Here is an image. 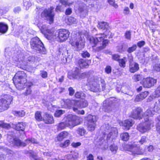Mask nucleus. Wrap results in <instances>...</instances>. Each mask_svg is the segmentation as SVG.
Instances as JSON below:
<instances>
[{
	"mask_svg": "<svg viewBox=\"0 0 160 160\" xmlns=\"http://www.w3.org/2000/svg\"><path fill=\"white\" fill-rule=\"evenodd\" d=\"M42 33L48 40L52 39H55L59 42H63L66 41L69 38L70 32L65 29H61L57 31L54 35L46 25L41 26L38 25Z\"/></svg>",
	"mask_w": 160,
	"mask_h": 160,
	"instance_id": "f257e3e1",
	"label": "nucleus"
},
{
	"mask_svg": "<svg viewBox=\"0 0 160 160\" xmlns=\"http://www.w3.org/2000/svg\"><path fill=\"white\" fill-rule=\"evenodd\" d=\"M154 109L153 110L152 108H150L147 110L143 115L145 122L143 123L140 124L138 126V130L142 133H143L148 132L151 129V127L153 126V121L151 119H149V118L152 116L156 112L158 111H157L154 108Z\"/></svg>",
	"mask_w": 160,
	"mask_h": 160,
	"instance_id": "f03ea898",
	"label": "nucleus"
},
{
	"mask_svg": "<svg viewBox=\"0 0 160 160\" xmlns=\"http://www.w3.org/2000/svg\"><path fill=\"white\" fill-rule=\"evenodd\" d=\"M63 121V122L59 123L57 125V129L58 130L63 129L66 127L72 128L79 124L81 121L79 117L72 114H69L65 116Z\"/></svg>",
	"mask_w": 160,
	"mask_h": 160,
	"instance_id": "7ed1b4c3",
	"label": "nucleus"
},
{
	"mask_svg": "<svg viewBox=\"0 0 160 160\" xmlns=\"http://www.w3.org/2000/svg\"><path fill=\"white\" fill-rule=\"evenodd\" d=\"M107 36V32L103 34H96L94 37H91L89 39V41L92 47L96 46L98 44H101L102 46H100L94 49L96 52L99 51L104 48L108 42V41L107 39H105L106 37Z\"/></svg>",
	"mask_w": 160,
	"mask_h": 160,
	"instance_id": "20e7f679",
	"label": "nucleus"
},
{
	"mask_svg": "<svg viewBox=\"0 0 160 160\" xmlns=\"http://www.w3.org/2000/svg\"><path fill=\"white\" fill-rule=\"evenodd\" d=\"M74 32H73L71 39L70 42L72 46L74 47L77 50H81L84 47L85 40L84 36L88 35V33L84 34L83 32H78L75 36L73 35Z\"/></svg>",
	"mask_w": 160,
	"mask_h": 160,
	"instance_id": "39448f33",
	"label": "nucleus"
},
{
	"mask_svg": "<svg viewBox=\"0 0 160 160\" xmlns=\"http://www.w3.org/2000/svg\"><path fill=\"white\" fill-rule=\"evenodd\" d=\"M7 140L10 143H8V145L11 146L16 145L18 146L24 147L27 144L31 143L34 144L38 143L37 140L33 138H29L26 140L25 142H22L18 138L14 137L13 135L10 132L8 134Z\"/></svg>",
	"mask_w": 160,
	"mask_h": 160,
	"instance_id": "423d86ee",
	"label": "nucleus"
},
{
	"mask_svg": "<svg viewBox=\"0 0 160 160\" xmlns=\"http://www.w3.org/2000/svg\"><path fill=\"white\" fill-rule=\"evenodd\" d=\"M26 74L21 71L18 72L13 78V82L18 89L21 90L24 88V84L26 81Z\"/></svg>",
	"mask_w": 160,
	"mask_h": 160,
	"instance_id": "0eeeda50",
	"label": "nucleus"
},
{
	"mask_svg": "<svg viewBox=\"0 0 160 160\" xmlns=\"http://www.w3.org/2000/svg\"><path fill=\"white\" fill-rule=\"evenodd\" d=\"M30 44L31 48L37 53H45V48L43 44L38 37H36L32 38Z\"/></svg>",
	"mask_w": 160,
	"mask_h": 160,
	"instance_id": "6e6552de",
	"label": "nucleus"
},
{
	"mask_svg": "<svg viewBox=\"0 0 160 160\" xmlns=\"http://www.w3.org/2000/svg\"><path fill=\"white\" fill-rule=\"evenodd\" d=\"M124 148L125 150L129 151L130 154L134 155H142L144 153V151L135 142L131 144H126Z\"/></svg>",
	"mask_w": 160,
	"mask_h": 160,
	"instance_id": "1a4fd4ad",
	"label": "nucleus"
},
{
	"mask_svg": "<svg viewBox=\"0 0 160 160\" xmlns=\"http://www.w3.org/2000/svg\"><path fill=\"white\" fill-rule=\"evenodd\" d=\"M105 128V132H104L103 135H107V140L108 142L109 141H112L117 137L118 131L116 128L111 127L108 125H106Z\"/></svg>",
	"mask_w": 160,
	"mask_h": 160,
	"instance_id": "9d476101",
	"label": "nucleus"
},
{
	"mask_svg": "<svg viewBox=\"0 0 160 160\" xmlns=\"http://www.w3.org/2000/svg\"><path fill=\"white\" fill-rule=\"evenodd\" d=\"M12 100V97L10 95H4L0 99V112L8 109Z\"/></svg>",
	"mask_w": 160,
	"mask_h": 160,
	"instance_id": "9b49d317",
	"label": "nucleus"
},
{
	"mask_svg": "<svg viewBox=\"0 0 160 160\" xmlns=\"http://www.w3.org/2000/svg\"><path fill=\"white\" fill-rule=\"evenodd\" d=\"M53 9V7H51L49 8L45 9L41 14V17L48 21L50 24L53 22L54 20V13Z\"/></svg>",
	"mask_w": 160,
	"mask_h": 160,
	"instance_id": "f8f14e48",
	"label": "nucleus"
},
{
	"mask_svg": "<svg viewBox=\"0 0 160 160\" xmlns=\"http://www.w3.org/2000/svg\"><path fill=\"white\" fill-rule=\"evenodd\" d=\"M88 121L87 128L89 131H92L94 130L96 127V122L97 119L96 116L95 115H88L87 118Z\"/></svg>",
	"mask_w": 160,
	"mask_h": 160,
	"instance_id": "ddd939ff",
	"label": "nucleus"
},
{
	"mask_svg": "<svg viewBox=\"0 0 160 160\" xmlns=\"http://www.w3.org/2000/svg\"><path fill=\"white\" fill-rule=\"evenodd\" d=\"M88 85L90 87V90L93 92H96L100 90L99 85L98 84L96 80H95L94 77H92L88 79Z\"/></svg>",
	"mask_w": 160,
	"mask_h": 160,
	"instance_id": "4468645a",
	"label": "nucleus"
},
{
	"mask_svg": "<svg viewBox=\"0 0 160 160\" xmlns=\"http://www.w3.org/2000/svg\"><path fill=\"white\" fill-rule=\"evenodd\" d=\"M78 102L74 100H70L69 99H62L61 101L62 107L65 108H69L75 107L76 104L78 105Z\"/></svg>",
	"mask_w": 160,
	"mask_h": 160,
	"instance_id": "2eb2a0df",
	"label": "nucleus"
},
{
	"mask_svg": "<svg viewBox=\"0 0 160 160\" xmlns=\"http://www.w3.org/2000/svg\"><path fill=\"white\" fill-rule=\"evenodd\" d=\"M157 82L156 79L148 77L143 78L142 83L144 87L149 88L153 86Z\"/></svg>",
	"mask_w": 160,
	"mask_h": 160,
	"instance_id": "dca6fc26",
	"label": "nucleus"
},
{
	"mask_svg": "<svg viewBox=\"0 0 160 160\" xmlns=\"http://www.w3.org/2000/svg\"><path fill=\"white\" fill-rule=\"evenodd\" d=\"M131 116L134 119H141L143 117L142 110L139 108L134 109L131 113Z\"/></svg>",
	"mask_w": 160,
	"mask_h": 160,
	"instance_id": "f3484780",
	"label": "nucleus"
},
{
	"mask_svg": "<svg viewBox=\"0 0 160 160\" xmlns=\"http://www.w3.org/2000/svg\"><path fill=\"white\" fill-rule=\"evenodd\" d=\"M120 126L123 127L124 129L129 130L130 127L132 126L133 123L132 119H128L119 123Z\"/></svg>",
	"mask_w": 160,
	"mask_h": 160,
	"instance_id": "a211bd4d",
	"label": "nucleus"
},
{
	"mask_svg": "<svg viewBox=\"0 0 160 160\" xmlns=\"http://www.w3.org/2000/svg\"><path fill=\"white\" fill-rule=\"evenodd\" d=\"M79 71L78 68H76L74 71L72 73L69 72L68 74V77L70 79H80L79 75Z\"/></svg>",
	"mask_w": 160,
	"mask_h": 160,
	"instance_id": "6ab92c4d",
	"label": "nucleus"
},
{
	"mask_svg": "<svg viewBox=\"0 0 160 160\" xmlns=\"http://www.w3.org/2000/svg\"><path fill=\"white\" fill-rule=\"evenodd\" d=\"M43 121L45 123L47 124H51L54 122L53 116L51 114L45 113L43 116Z\"/></svg>",
	"mask_w": 160,
	"mask_h": 160,
	"instance_id": "aec40b11",
	"label": "nucleus"
},
{
	"mask_svg": "<svg viewBox=\"0 0 160 160\" xmlns=\"http://www.w3.org/2000/svg\"><path fill=\"white\" fill-rule=\"evenodd\" d=\"M78 152L77 151H72L70 154L66 156V158L68 160H74L78 158Z\"/></svg>",
	"mask_w": 160,
	"mask_h": 160,
	"instance_id": "412c9836",
	"label": "nucleus"
},
{
	"mask_svg": "<svg viewBox=\"0 0 160 160\" xmlns=\"http://www.w3.org/2000/svg\"><path fill=\"white\" fill-rule=\"evenodd\" d=\"M139 69V66L138 63L135 62H130L129 64V70L131 73H134Z\"/></svg>",
	"mask_w": 160,
	"mask_h": 160,
	"instance_id": "4be33fe9",
	"label": "nucleus"
},
{
	"mask_svg": "<svg viewBox=\"0 0 160 160\" xmlns=\"http://www.w3.org/2000/svg\"><path fill=\"white\" fill-rule=\"evenodd\" d=\"M26 123L22 122L18 123L16 125L12 124V127L14 128L16 130L19 131H24L26 127Z\"/></svg>",
	"mask_w": 160,
	"mask_h": 160,
	"instance_id": "5701e85b",
	"label": "nucleus"
},
{
	"mask_svg": "<svg viewBox=\"0 0 160 160\" xmlns=\"http://www.w3.org/2000/svg\"><path fill=\"white\" fill-rule=\"evenodd\" d=\"M148 95V92L147 91L142 92L138 95H137L135 98L136 101H140L145 98Z\"/></svg>",
	"mask_w": 160,
	"mask_h": 160,
	"instance_id": "b1692460",
	"label": "nucleus"
},
{
	"mask_svg": "<svg viewBox=\"0 0 160 160\" xmlns=\"http://www.w3.org/2000/svg\"><path fill=\"white\" fill-rule=\"evenodd\" d=\"M82 100H80V101H76L78 103V105L76 104L75 107H78V108H85L88 106V103L87 101L86 100L82 99Z\"/></svg>",
	"mask_w": 160,
	"mask_h": 160,
	"instance_id": "393cba45",
	"label": "nucleus"
},
{
	"mask_svg": "<svg viewBox=\"0 0 160 160\" xmlns=\"http://www.w3.org/2000/svg\"><path fill=\"white\" fill-rule=\"evenodd\" d=\"M21 56H20V57L17 59V60H15L16 64H17L19 67H20L21 66H24L27 65V63L24 60L25 58L23 57H21Z\"/></svg>",
	"mask_w": 160,
	"mask_h": 160,
	"instance_id": "a878e982",
	"label": "nucleus"
},
{
	"mask_svg": "<svg viewBox=\"0 0 160 160\" xmlns=\"http://www.w3.org/2000/svg\"><path fill=\"white\" fill-rule=\"evenodd\" d=\"M68 133L66 131H63L60 132L57 137V139L58 141H62L68 135Z\"/></svg>",
	"mask_w": 160,
	"mask_h": 160,
	"instance_id": "bb28decb",
	"label": "nucleus"
},
{
	"mask_svg": "<svg viewBox=\"0 0 160 160\" xmlns=\"http://www.w3.org/2000/svg\"><path fill=\"white\" fill-rule=\"evenodd\" d=\"M98 27L99 28L103 30L106 29L107 30L109 29V27L108 24L106 22H101L98 23Z\"/></svg>",
	"mask_w": 160,
	"mask_h": 160,
	"instance_id": "cd10ccee",
	"label": "nucleus"
},
{
	"mask_svg": "<svg viewBox=\"0 0 160 160\" xmlns=\"http://www.w3.org/2000/svg\"><path fill=\"white\" fill-rule=\"evenodd\" d=\"M78 64L80 68H87L88 66L87 61L83 59H80L78 61Z\"/></svg>",
	"mask_w": 160,
	"mask_h": 160,
	"instance_id": "c85d7f7f",
	"label": "nucleus"
},
{
	"mask_svg": "<svg viewBox=\"0 0 160 160\" xmlns=\"http://www.w3.org/2000/svg\"><path fill=\"white\" fill-rule=\"evenodd\" d=\"M7 25L3 22H0V32L2 33H6L8 30Z\"/></svg>",
	"mask_w": 160,
	"mask_h": 160,
	"instance_id": "c756f323",
	"label": "nucleus"
},
{
	"mask_svg": "<svg viewBox=\"0 0 160 160\" xmlns=\"http://www.w3.org/2000/svg\"><path fill=\"white\" fill-rule=\"evenodd\" d=\"M32 85V83L31 82H28L26 83L27 87L25 92V94L26 95H28L31 94L32 90H31V87Z\"/></svg>",
	"mask_w": 160,
	"mask_h": 160,
	"instance_id": "7c9ffc66",
	"label": "nucleus"
},
{
	"mask_svg": "<svg viewBox=\"0 0 160 160\" xmlns=\"http://www.w3.org/2000/svg\"><path fill=\"white\" fill-rule=\"evenodd\" d=\"M29 155L31 160H41L38 158L36 154L32 151L29 152Z\"/></svg>",
	"mask_w": 160,
	"mask_h": 160,
	"instance_id": "2f4dec72",
	"label": "nucleus"
},
{
	"mask_svg": "<svg viewBox=\"0 0 160 160\" xmlns=\"http://www.w3.org/2000/svg\"><path fill=\"white\" fill-rule=\"evenodd\" d=\"M67 22L68 24L71 25L77 23V21L75 18L70 17L68 18Z\"/></svg>",
	"mask_w": 160,
	"mask_h": 160,
	"instance_id": "473e14b6",
	"label": "nucleus"
},
{
	"mask_svg": "<svg viewBox=\"0 0 160 160\" xmlns=\"http://www.w3.org/2000/svg\"><path fill=\"white\" fill-rule=\"evenodd\" d=\"M32 4L30 1V0H23V7L26 10H28L29 7L31 6Z\"/></svg>",
	"mask_w": 160,
	"mask_h": 160,
	"instance_id": "72a5a7b5",
	"label": "nucleus"
},
{
	"mask_svg": "<svg viewBox=\"0 0 160 160\" xmlns=\"http://www.w3.org/2000/svg\"><path fill=\"white\" fill-rule=\"evenodd\" d=\"M13 114L16 116L23 117L25 115V112L22 110L20 111H14Z\"/></svg>",
	"mask_w": 160,
	"mask_h": 160,
	"instance_id": "f704fd0d",
	"label": "nucleus"
},
{
	"mask_svg": "<svg viewBox=\"0 0 160 160\" xmlns=\"http://www.w3.org/2000/svg\"><path fill=\"white\" fill-rule=\"evenodd\" d=\"M75 96L77 98H81L83 99L85 97V95L84 93L82 92H77L75 93Z\"/></svg>",
	"mask_w": 160,
	"mask_h": 160,
	"instance_id": "c9c22d12",
	"label": "nucleus"
},
{
	"mask_svg": "<svg viewBox=\"0 0 160 160\" xmlns=\"http://www.w3.org/2000/svg\"><path fill=\"white\" fill-rule=\"evenodd\" d=\"M122 139L124 141H127L129 138V135L128 133L124 132L121 135Z\"/></svg>",
	"mask_w": 160,
	"mask_h": 160,
	"instance_id": "e433bc0d",
	"label": "nucleus"
},
{
	"mask_svg": "<svg viewBox=\"0 0 160 160\" xmlns=\"http://www.w3.org/2000/svg\"><path fill=\"white\" fill-rule=\"evenodd\" d=\"M12 126L11 125L4 123L3 121H0V127L6 129H9Z\"/></svg>",
	"mask_w": 160,
	"mask_h": 160,
	"instance_id": "4c0bfd02",
	"label": "nucleus"
},
{
	"mask_svg": "<svg viewBox=\"0 0 160 160\" xmlns=\"http://www.w3.org/2000/svg\"><path fill=\"white\" fill-rule=\"evenodd\" d=\"M35 118L38 121H43V119L41 115V112H40L37 111L35 113Z\"/></svg>",
	"mask_w": 160,
	"mask_h": 160,
	"instance_id": "58836bf2",
	"label": "nucleus"
},
{
	"mask_svg": "<svg viewBox=\"0 0 160 160\" xmlns=\"http://www.w3.org/2000/svg\"><path fill=\"white\" fill-rule=\"evenodd\" d=\"M120 66L122 68H124L126 66V62H127L126 58L124 57L123 58L120 59L118 61Z\"/></svg>",
	"mask_w": 160,
	"mask_h": 160,
	"instance_id": "ea45409f",
	"label": "nucleus"
},
{
	"mask_svg": "<svg viewBox=\"0 0 160 160\" xmlns=\"http://www.w3.org/2000/svg\"><path fill=\"white\" fill-rule=\"evenodd\" d=\"M154 98H158L160 97V85L158 87L157 89L155 91L154 93L152 95Z\"/></svg>",
	"mask_w": 160,
	"mask_h": 160,
	"instance_id": "a19ab883",
	"label": "nucleus"
},
{
	"mask_svg": "<svg viewBox=\"0 0 160 160\" xmlns=\"http://www.w3.org/2000/svg\"><path fill=\"white\" fill-rule=\"evenodd\" d=\"M70 141L69 140H66L64 142L60 144V147L62 148H65L67 147L70 144Z\"/></svg>",
	"mask_w": 160,
	"mask_h": 160,
	"instance_id": "79ce46f5",
	"label": "nucleus"
},
{
	"mask_svg": "<svg viewBox=\"0 0 160 160\" xmlns=\"http://www.w3.org/2000/svg\"><path fill=\"white\" fill-rule=\"evenodd\" d=\"M142 78V76L140 74H135L132 77V79L135 82L139 81Z\"/></svg>",
	"mask_w": 160,
	"mask_h": 160,
	"instance_id": "37998d69",
	"label": "nucleus"
},
{
	"mask_svg": "<svg viewBox=\"0 0 160 160\" xmlns=\"http://www.w3.org/2000/svg\"><path fill=\"white\" fill-rule=\"evenodd\" d=\"M65 113V111L64 110H57L54 113V116L56 117H59Z\"/></svg>",
	"mask_w": 160,
	"mask_h": 160,
	"instance_id": "c03bdc74",
	"label": "nucleus"
},
{
	"mask_svg": "<svg viewBox=\"0 0 160 160\" xmlns=\"http://www.w3.org/2000/svg\"><path fill=\"white\" fill-rule=\"evenodd\" d=\"M110 150L113 153L115 154L116 153L118 149L117 146L115 144L112 145L110 146Z\"/></svg>",
	"mask_w": 160,
	"mask_h": 160,
	"instance_id": "a18cd8bd",
	"label": "nucleus"
},
{
	"mask_svg": "<svg viewBox=\"0 0 160 160\" xmlns=\"http://www.w3.org/2000/svg\"><path fill=\"white\" fill-rule=\"evenodd\" d=\"M77 132L81 136H83L85 135L86 131L83 128H79L77 130Z\"/></svg>",
	"mask_w": 160,
	"mask_h": 160,
	"instance_id": "49530a36",
	"label": "nucleus"
},
{
	"mask_svg": "<svg viewBox=\"0 0 160 160\" xmlns=\"http://www.w3.org/2000/svg\"><path fill=\"white\" fill-rule=\"evenodd\" d=\"M77 107H72L73 110L75 112H76L78 114H81L83 115L84 114V111L83 110L81 111L78 110Z\"/></svg>",
	"mask_w": 160,
	"mask_h": 160,
	"instance_id": "de8ad7c7",
	"label": "nucleus"
},
{
	"mask_svg": "<svg viewBox=\"0 0 160 160\" xmlns=\"http://www.w3.org/2000/svg\"><path fill=\"white\" fill-rule=\"evenodd\" d=\"M107 101H104L103 102V109L105 112H108L109 111V109L111 108V106L108 105L107 106L106 105Z\"/></svg>",
	"mask_w": 160,
	"mask_h": 160,
	"instance_id": "09e8293b",
	"label": "nucleus"
},
{
	"mask_svg": "<svg viewBox=\"0 0 160 160\" xmlns=\"http://www.w3.org/2000/svg\"><path fill=\"white\" fill-rule=\"evenodd\" d=\"M147 142V137L145 136H142L141 139L138 142L141 145L146 143Z\"/></svg>",
	"mask_w": 160,
	"mask_h": 160,
	"instance_id": "8fccbe9b",
	"label": "nucleus"
},
{
	"mask_svg": "<svg viewBox=\"0 0 160 160\" xmlns=\"http://www.w3.org/2000/svg\"><path fill=\"white\" fill-rule=\"evenodd\" d=\"M61 3H62V5H64L65 7L67 6H70L72 4L73 2L71 3H69L65 0H59Z\"/></svg>",
	"mask_w": 160,
	"mask_h": 160,
	"instance_id": "3c124183",
	"label": "nucleus"
},
{
	"mask_svg": "<svg viewBox=\"0 0 160 160\" xmlns=\"http://www.w3.org/2000/svg\"><path fill=\"white\" fill-rule=\"evenodd\" d=\"M154 108L156 109L157 111L160 110V98L158 101L156 102L155 104Z\"/></svg>",
	"mask_w": 160,
	"mask_h": 160,
	"instance_id": "603ef678",
	"label": "nucleus"
},
{
	"mask_svg": "<svg viewBox=\"0 0 160 160\" xmlns=\"http://www.w3.org/2000/svg\"><path fill=\"white\" fill-rule=\"evenodd\" d=\"M9 154H7L6 155L1 154L0 155V160H8Z\"/></svg>",
	"mask_w": 160,
	"mask_h": 160,
	"instance_id": "864d4df0",
	"label": "nucleus"
},
{
	"mask_svg": "<svg viewBox=\"0 0 160 160\" xmlns=\"http://www.w3.org/2000/svg\"><path fill=\"white\" fill-rule=\"evenodd\" d=\"M137 48V45L136 44L133 45L130 48H129L128 49V52L130 53L134 51Z\"/></svg>",
	"mask_w": 160,
	"mask_h": 160,
	"instance_id": "5fc2aeb1",
	"label": "nucleus"
},
{
	"mask_svg": "<svg viewBox=\"0 0 160 160\" xmlns=\"http://www.w3.org/2000/svg\"><path fill=\"white\" fill-rule=\"evenodd\" d=\"M157 119L158 121V122L157 124V130L158 132L160 134V116L158 117Z\"/></svg>",
	"mask_w": 160,
	"mask_h": 160,
	"instance_id": "6e6d98bb",
	"label": "nucleus"
},
{
	"mask_svg": "<svg viewBox=\"0 0 160 160\" xmlns=\"http://www.w3.org/2000/svg\"><path fill=\"white\" fill-rule=\"evenodd\" d=\"M123 13L125 15L130 14V11L128 7H126L124 8L123 10Z\"/></svg>",
	"mask_w": 160,
	"mask_h": 160,
	"instance_id": "4d7b16f0",
	"label": "nucleus"
},
{
	"mask_svg": "<svg viewBox=\"0 0 160 160\" xmlns=\"http://www.w3.org/2000/svg\"><path fill=\"white\" fill-rule=\"evenodd\" d=\"M82 56L84 58H88L90 56V54L87 51H83L82 53Z\"/></svg>",
	"mask_w": 160,
	"mask_h": 160,
	"instance_id": "13d9d810",
	"label": "nucleus"
},
{
	"mask_svg": "<svg viewBox=\"0 0 160 160\" xmlns=\"http://www.w3.org/2000/svg\"><path fill=\"white\" fill-rule=\"evenodd\" d=\"M120 56L118 54H114L112 55V59L116 61H119L120 59H119Z\"/></svg>",
	"mask_w": 160,
	"mask_h": 160,
	"instance_id": "bf43d9fd",
	"label": "nucleus"
},
{
	"mask_svg": "<svg viewBox=\"0 0 160 160\" xmlns=\"http://www.w3.org/2000/svg\"><path fill=\"white\" fill-rule=\"evenodd\" d=\"M109 3L111 5L113 6L115 8L118 7V6L117 4L115 3L114 0H108Z\"/></svg>",
	"mask_w": 160,
	"mask_h": 160,
	"instance_id": "052dcab7",
	"label": "nucleus"
},
{
	"mask_svg": "<svg viewBox=\"0 0 160 160\" xmlns=\"http://www.w3.org/2000/svg\"><path fill=\"white\" fill-rule=\"evenodd\" d=\"M88 73L87 72H84L82 73H80V74L79 75L80 79L84 78L85 77L87 76H88Z\"/></svg>",
	"mask_w": 160,
	"mask_h": 160,
	"instance_id": "680f3d73",
	"label": "nucleus"
},
{
	"mask_svg": "<svg viewBox=\"0 0 160 160\" xmlns=\"http://www.w3.org/2000/svg\"><path fill=\"white\" fill-rule=\"evenodd\" d=\"M81 143L80 142H73L71 144L72 146L75 148H76L80 146Z\"/></svg>",
	"mask_w": 160,
	"mask_h": 160,
	"instance_id": "e2e57ef3",
	"label": "nucleus"
},
{
	"mask_svg": "<svg viewBox=\"0 0 160 160\" xmlns=\"http://www.w3.org/2000/svg\"><path fill=\"white\" fill-rule=\"evenodd\" d=\"M154 70L157 71H160V64H157L153 66Z\"/></svg>",
	"mask_w": 160,
	"mask_h": 160,
	"instance_id": "0e129e2a",
	"label": "nucleus"
},
{
	"mask_svg": "<svg viewBox=\"0 0 160 160\" xmlns=\"http://www.w3.org/2000/svg\"><path fill=\"white\" fill-rule=\"evenodd\" d=\"M126 38L128 39H130L131 38V32L129 31H127L125 35Z\"/></svg>",
	"mask_w": 160,
	"mask_h": 160,
	"instance_id": "69168bd1",
	"label": "nucleus"
},
{
	"mask_svg": "<svg viewBox=\"0 0 160 160\" xmlns=\"http://www.w3.org/2000/svg\"><path fill=\"white\" fill-rule=\"evenodd\" d=\"M105 71L107 73L109 74L111 71V68L109 66H107L105 68Z\"/></svg>",
	"mask_w": 160,
	"mask_h": 160,
	"instance_id": "338daca9",
	"label": "nucleus"
},
{
	"mask_svg": "<svg viewBox=\"0 0 160 160\" xmlns=\"http://www.w3.org/2000/svg\"><path fill=\"white\" fill-rule=\"evenodd\" d=\"M87 160H93L94 157L93 155L91 154H90L89 155H88L87 157Z\"/></svg>",
	"mask_w": 160,
	"mask_h": 160,
	"instance_id": "774afa93",
	"label": "nucleus"
}]
</instances>
